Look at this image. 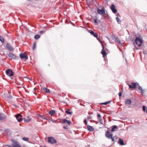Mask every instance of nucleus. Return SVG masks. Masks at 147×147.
<instances>
[{
	"label": "nucleus",
	"mask_w": 147,
	"mask_h": 147,
	"mask_svg": "<svg viewBox=\"0 0 147 147\" xmlns=\"http://www.w3.org/2000/svg\"><path fill=\"white\" fill-rule=\"evenodd\" d=\"M6 47V49L8 50L11 52L13 51V47L8 44H7Z\"/></svg>",
	"instance_id": "1a4fd4ad"
},
{
	"label": "nucleus",
	"mask_w": 147,
	"mask_h": 147,
	"mask_svg": "<svg viewBox=\"0 0 147 147\" xmlns=\"http://www.w3.org/2000/svg\"><path fill=\"white\" fill-rule=\"evenodd\" d=\"M55 113V111L54 110H52L49 112V114L51 116L53 115Z\"/></svg>",
	"instance_id": "412c9836"
},
{
	"label": "nucleus",
	"mask_w": 147,
	"mask_h": 147,
	"mask_svg": "<svg viewBox=\"0 0 147 147\" xmlns=\"http://www.w3.org/2000/svg\"><path fill=\"white\" fill-rule=\"evenodd\" d=\"M42 89L46 93H49V90L48 89L45 87H42Z\"/></svg>",
	"instance_id": "4be33fe9"
},
{
	"label": "nucleus",
	"mask_w": 147,
	"mask_h": 147,
	"mask_svg": "<svg viewBox=\"0 0 147 147\" xmlns=\"http://www.w3.org/2000/svg\"><path fill=\"white\" fill-rule=\"evenodd\" d=\"M143 42V40L139 37H137L135 39V42L133 43L134 45H138L139 47H140L142 45V44Z\"/></svg>",
	"instance_id": "f257e3e1"
},
{
	"label": "nucleus",
	"mask_w": 147,
	"mask_h": 147,
	"mask_svg": "<svg viewBox=\"0 0 147 147\" xmlns=\"http://www.w3.org/2000/svg\"><path fill=\"white\" fill-rule=\"evenodd\" d=\"M118 143L121 145H124V142L123 139L119 138Z\"/></svg>",
	"instance_id": "dca6fc26"
},
{
	"label": "nucleus",
	"mask_w": 147,
	"mask_h": 147,
	"mask_svg": "<svg viewBox=\"0 0 147 147\" xmlns=\"http://www.w3.org/2000/svg\"><path fill=\"white\" fill-rule=\"evenodd\" d=\"M24 121L26 123H28L29 121H30L31 119L29 117H27L26 118H24Z\"/></svg>",
	"instance_id": "a211bd4d"
},
{
	"label": "nucleus",
	"mask_w": 147,
	"mask_h": 147,
	"mask_svg": "<svg viewBox=\"0 0 147 147\" xmlns=\"http://www.w3.org/2000/svg\"><path fill=\"white\" fill-rule=\"evenodd\" d=\"M36 43L35 42H34L33 44V46L32 47V49L33 50H34L36 47Z\"/></svg>",
	"instance_id": "2f4dec72"
},
{
	"label": "nucleus",
	"mask_w": 147,
	"mask_h": 147,
	"mask_svg": "<svg viewBox=\"0 0 147 147\" xmlns=\"http://www.w3.org/2000/svg\"><path fill=\"white\" fill-rule=\"evenodd\" d=\"M52 121L53 123H56L57 121V120H51Z\"/></svg>",
	"instance_id": "4c0bfd02"
},
{
	"label": "nucleus",
	"mask_w": 147,
	"mask_h": 147,
	"mask_svg": "<svg viewBox=\"0 0 147 147\" xmlns=\"http://www.w3.org/2000/svg\"><path fill=\"white\" fill-rule=\"evenodd\" d=\"M94 22L96 24H97V21L96 19H95L94 20Z\"/></svg>",
	"instance_id": "79ce46f5"
},
{
	"label": "nucleus",
	"mask_w": 147,
	"mask_h": 147,
	"mask_svg": "<svg viewBox=\"0 0 147 147\" xmlns=\"http://www.w3.org/2000/svg\"><path fill=\"white\" fill-rule=\"evenodd\" d=\"M1 36H0V38H1Z\"/></svg>",
	"instance_id": "864d4df0"
},
{
	"label": "nucleus",
	"mask_w": 147,
	"mask_h": 147,
	"mask_svg": "<svg viewBox=\"0 0 147 147\" xmlns=\"http://www.w3.org/2000/svg\"><path fill=\"white\" fill-rule=\"evenodd\" d=\"M6 117V116L4 114L0 113V120H3Z\"/></svg>",
	"instance_id": "2eb2a0df"
},
{
	"label": "nucleus",
	"mask_w": 147,
	"mask_h": 147,
	"mask_svg": "<svg viewBox=\"0 0 147 147\" xmlns=\"http://www.w3.org/2000/svg\"><path fill=\"white\" fill-rule=\"evenodd\" d=\"M70 110L69 109H68L67 110V111H66L65 112L67 114L70 115L72 113L70 112Z\"/></svg>",
	"instance_id": "bb28decb"
},
{
	"label": "nucleus",
	"mask_w": 147,
	"mask_h": 147,
	"mask_svg": "<svg viewBox=\"0 0 147 147\" xmlns=\"http://www.w3.org/2000/svg\"><path fill=\"white\" fill-rule=\"evenodd\" d=\"M87 129L90 131H92L94 130V129L93 127L88 125L87 126Z\"/></svg>",
	"instance_id": "4468645a"
},
{
	"label": "nucleus",
	"mask_w": 147,
	"mask_h": 147,
	"mask_svg": "<svg viewBox=\"0 0 147 147\" xmlns=\"http://www.w3.org/2000/svg\"><path fill=\"white\" fill-rule=\"evenodd\" d=\"M112 12L114 13H115L117 12V10L115 9V6L114 5H112L111 7Z\"/></svg>",
	"instance_id": "ddd939ff"
},
{
	"label": "nucleus",
	"mask_w": 147,
	"mask_h": 147,
	"mask_svg": "<svg viewBox=\"0 0 147 147\" xmlns=\"http://www.w3.org/2000/svg\"><path fill=\"white\" fill-rule=\"evenodd\" d=\"M109 42L110 43H111V42H110V41H109Z\"/></svg>",
	"instance_id": "3c124183"
},
{
	"label": "nucleus",
	"mask_w": 147,
	"mask_h": 147,
	"mask_svg": "<svg viewBox=\"0 0 147 147\" xmlns=\"http://www.w3.org/2000/svg\"><path fill=\"white\" fill-rule=\"evenodd\" d=\"M119 13H117L116 16H117V17H118V16H119Z\"/></svg>",
	"instance_id": "de8ad7c7"
},
{
	"label": "nucleus",
	"mask_w": 147,
	"mask_h": 147,
	"mask_svg": "<svg viewBox=\"0 0 147 147\" xmlns=\"http://www.w3.org/2000/svg\"><path fill=\"white\" fill-rule=\"evenodd\" d=\"M34 37L35 39H38L40 38V36L38 34H37Z\"/></svg>",
	"instance_id": "c85d7f7f"
},
{
	"label": "nucleus",
	"mask_w": 147,
	"mask_h": 147,
	"mask_svg": "<svg viewBox=\"0 0 147 147\" xmlns=\"http://www.w3.org/2000/svg\"><path fill=\"white\" fill-rule=\"evenodd\" d=\"M135 49L136 50H138L139 49V48H138L136 47L135 46Z\"/></svg>",
	"instance_id": "a18cd8bd"
},
{
	"label": "nucleus",
	"mask_w": 147,
	"mask_h": 147,
	"mask_svg": "<svg viewBox=\"0 0 147 147\" xmlns=\"http://www.w3.org/2000/svg\"><path fill=\"white\" fill-rule=\"evenodd\" d=\"M116 19L117 21V22H119V18L118 17H117L116 18Z\"/></svg>",
	"instance_id": "58836bf2"
},
{
	"label": "nucleus",
	"mask_w": 147,
	"mask_h": 147,
	"mask_svg": "<svg viewBox=\"0 0 147 147\" xmlns=\"http://www.w3.org/2000/svg\"><path fill=\"white\" fill-rule=\"evenodd\" d=\"M93 36L95 37H97L98 36V35L97 34H96V33H94V34H93Z\"/></svg>",
	"instance_id": "f704fd0d"
},
{
	"label": "nucleus",
	"mask_w": 147,
	"mask_h": 147,
	"mask_svg": "<svg viewBox=\"0 0 147 147\" xmlns=\"http://www.w3.org/2000/svg\"><path fill=\"white\" fill-rule=\"evenodd\" d=\"M84 123L85 124V125H86L87 124V122L86 121V119H84Z\"/></svg>",
	"instance_id": "c9c22d12"
},
{
	"label": "nucleus",
	"mask_w": 147,
	"mask_h": 147,
	"mask_svg": "<svg viewBox=\"0 0 147 147\" xmlns=\"http://www.w3.org/2000/svg\"><path fill=\"white\" fill-rule=\"evenodd\" d=\"M8 57L10 58L11 59H16V57L15 55L13 54L12 53H10L8 55Z\"/></svg>",
	"instance_id": "f8f14e48"
},
{
	"label": "nucleus",
	"mask_w": 147,
	"mask_h": 147,
	"mask_svg": "<svg viewBox=\"0 0 147 147\" xmlns=\"http://www.w3.org/2000/svg\"><path fill=\"white\" fill-rule=\"evenodd\" d=\"M110 139H111L112 141L113 142H114V137H112Z\"/></svg>",
	"instance_id": "e433bc0d"
},
{
	"label": "nucleus",
	"mask_w": 147,
	"mask_h": 147,
	"mask_svg": "<svg viewBox=\"0 0 147 147\" xmlns=\"http://www.w3.org/2000/svg\"><path fill=\"white\" fill-rule=\"evenodd\" d=\"M109 42L110 43H111V42H110V41H109Z\"/></svg>",
	"instance_id": "09e8293b"
},
{
	"label": "nucleus",
	"mask_w": 147,
	"mask_h": 147,
	"mask_svg": "<svg viewBox=\"0 0 147 147\" xmlns=\"http://www.w3.org/2000/svg\"><path fill=\"white\" fill-rule=\"evenodd\" d=\"M40 33L41 34H42L44 33V31H40Z\"/></svg>",
	"instance_id": "c03bdc74"
},
{
	"label": "nucleus",
	"mask_w": 147,
	"mask_h": 147,
	"mask_svg": "<svg viewBox=\"0 0 147 147\" xmlns=\"http://www.w3.org/2000/svg\"><path fill=\"white\" fill-rule=\"evenodd\" d=\"M20 57L21 58L24 59L25 58V60H27L28 58V56L26 55L25 53H22L20 55Z\"/></svg>",
	"instance_id": "9b49d317"
},
{
	"label": "nucleus",
	"mask_w": 147,
	"mask_h": 147,
	"mask_svg": "<svg viewBox=\"0 0 147 147\" xmlns=\"http://www.w3.org/2000/svg\"><path fill=\"white\" fill-rule=\"evenodd\" d=\"M138 89L140 90L141 91V92L142 93H143V90L142 89V87L141 86H139L138 87Z\"/></svg>",
	"instance_id": "7c9ffc66"
},
{
	"label": "nucleus",
	"mask_w": 147,
	"mask_h": 147,
	"mask_svg": "<svg viewBox=\"0 0 147 147\" xmlns=\"http://www.w3.org/2000/svg\"><path fill=\"white\" fill-rule=\"evenodd\" d=\"M105 136L107 138L110 139L113 136V135L111 134H110L109 130H107L106 132Z\"/></svg>",
	"instance_id": "6e6552de"
},
{
	"label": "nucleus",
	"mask_w": 147,
	"mask_h": 147,
	"mask_svg": "<svg viewBox=\"0 0 147 147\" xmlns=\"http://www.w3.org/2000/svg\"><path fill=\"white\" fill-rule=\"evenodd\" d=\"M109 42L110 43H111V42H110V41H109Z\"/></svg>",
	"instance_id": "603ef678"
},
{
	"label": "nucleus",
	"mask_w": 147,
	"mask_h": 147,
	"mask_svg": "<svg viewBox=\"0 0 147 147\" xmlns=\"http://www.w3.org/2000/svg\"><path fill=\"white\" fill-rule=\"evenodd\" d=\"M16 119L19 122H21L22 120V116L20 114H17L15 116Z\"/></svg>",
	"instance_id": "423d86ee"
},
{
	"label": "nucleus",
	"mask_w": 147,
	"mask_h": 147,
	"mask_svg": "<svg viewBox=\"0 0 147 147\" xmlns=\"http://www.w3.org/2000/svg\"><path fill=\"white\" fill-rule=\"evenodd\" d=\"M87 118H88V119H91L92 118L90 116H89Z\"/></svg>",
	"instance_id": "a19ab883"
},
{
	"label": "nucleus",
	"mask_w": 147,
	"mask_h": 147,
	"mask_svg": "<svg viewBox=\"0 0 147 147\" xmlns=\"http://www.w3.org/2000/svg\"><path fill=\"white\" fill-rule=\"evenodd\" d=\"M142 109L144 112L146 111V112L147 113V107L146 108V107L144 105L142 107Z\"/></svg>",
	"instance_id": "393cba45"
},
{
	"label": "nucleus",
	"mask_w": 147,
	"mask_h": 147,
	"mask_svg": "<svg viewBox=\"0 0 147 147\" xmlns=\"http://www.w3.org/2000/svg\"><path fill=\"white\" fill-rule=\"evenodd\" d=\"M6 73L7 75L9 76H12L14 74L12 71L10 69H7L6 71Z\"/></svg>",
	"instance_id": "20e7f679"
},
{
	"label": "nucleus",
	"mask_w": 147,
	"mask_h": 147,
	"mask_svg": "<svg viewBox=\"0 0 147 147\" xmlns=\"http://www.w3.org/2000/svg\"><path fill=\"white\" fill-rule=\"evenodd\" d=\"M48 142L50 144L56 143L57 142V140L53 137H49L48 138Z\"/></svg>",
	"instance_id": "f03ea898"
},
{
	"label": "nucleus",
	"mask_w": 147,
	"mask_h": 147,
	"mask_svg": "<svg viewBox=\"0 0 147 147\" xmlns=\"http://www.w3.org/2000/svg\"><path fill=\"white\" fill-rule=\"evenodd\" d=\"M117 128V127L116 125L113 126V127L111 129V131L114 132L115 131V129H116Z\"/></svg>",
	"instance_id": "5701e85b"
},
{
	"label": "nucleus",
	"mask_w": 147,
	"mask_h": 147,
	"mask_svg": "<svg viewBox=\"0 0 147 147\" xmlns=\"http://www.w3.org/2000/svg\"><path fill=\"white\" fill-rule=\"evenodd\" d=\"M102 49H104V46L103 45V44H102Z\"/></svg>",
	"instance_id": "49530a36"
},
{
	"label": "nucleus",
	"mask_w": 147,
	"mask_h": 147,
	"mask_svg": "<svg viewBox=\"0 0 147 147\" xmlns=\"http://www.w3.org/2000/svg\"><path fill=\"white\" fill-rule=\"evenodd\" d=\"M89 32H90V33L92 35H93V34H94V32L92 30H89Z\"/></svg>",
	"instance_id": "72a5a7b5"
},
{
	"label": "nucleus",
	"mask_w": 147,
	"mask_h": 147,
	"mask_svg": "<svg viewBox=\"0 0 147 147\" xmlns=\"http://www.w3.org/2000/svg\"><path fill=\"white\" fill-rule=\"evenodd\" d=\"M97 12L99 14L104 15L105 14V8L103 7L101 9H98Z\"/></svg>",
	"instance_id": "39448f33"
},
{
	"label": "nucleus",
	"mask_w": 147,
	"mask_h": 147,
	"mask_svg": "<svg viewBox=\"0 0 147 147\" xmlns=\"http://www.w3.org/2000/svg\"><path fill=\"white\" fill-rule=\"evenodd\" d=\"M29 139L28 138H27V137H23L22 138V140H24V141H28V140H29Z\"/></svg>",
	"instance_id": "a878e982"
},
{
	"label": "nucleus",
	"mask_w": 147,
	"mask_h": 147,
	"mask_svg": "<svg viewBox=\"0 0 147 147\" xmlns=\"http://www.w3.org/2000/svg\"><path fill=\"white\" fill-rule=\"evenodd\" d=\"M110 101H107L105 102L102 103L101 104L104 105H107L110 102Z\"/></svg>",
	"instance_id": "473e14b6"
},
{
	"label": "nucleus",
	"mask_w": 147,
	"mask_h": 147,
	"mask_svg": "<svg viewBox=\"0 0 147 147\" xmlns=\"http://www.w3.org/2000/svg\"><path fill=\"white\" fill-rule=\"evenodd\" d=\"M63 123H66V124L69 125L70 124L71 122L65 119H64L63 121Z\"/></svg>",
	"instance_id": "f3484780"
},
{
	"label": "nucleus",
	"mask_w": 147,
	"mask_h": 147,
	"mask_svg": "<svg viewBox=\"0 0 147 147\" xmlns=\"http://www.w3.org/2000/svg\"><path fill=\"white\" fill-rule=\"evenodd\" d=\"M97 116L98 119L99 120V121H102V117H101L100 114H98Z\"/></svg>",
	"instance_id": "b1692460"
},
{
	"label": "nucleus",
	"mask_w": 147,
	"mask_h": 147,
	"mask_svg": "<svg viewBox=\"0 0 147 147\" xmlns=\"http://www.w3.org/2000/svg\"><path fill=\"white\" fill-rule=\"evenodd\" d=\"M101 53L103 57H105L107 54L106 52L103 49H102V50Z\"/></svg>",
	"instance_id": "6ab92c4d"
},
{
	"label": "nucleus",
	"mask_w": 147,
	"mask_h": 147,
	"mask_svg": "<svg viewBox=\"0 0 147 147\" xmlns=\"http://www.w3.org/2000/svg\"><path fill=\"white\" fill-rule=\"evenodd\" d=\"M131 100L129 99H127L125 101V103L126 104L130 105L131 104Z\"/></svg>",
	"instance_id": "aec40b11"
},
{
	"label": "nucleus",
	"mask_w": 147,
	"mask_h": 147,
	"mask_svg": "<svg viewBox=\"0 0 147 147\" xmlns=\"http://www.w3.org/2000/svg\"><path fill=\"white\" fill-rule=\"evenodd\" d=\"M63 128H64V129H68V128H67V126H64V127H63Z\"/></svg>",
	"instance_id": "37998d69"
},
{
	"label": "nucleus",
	"mask_w": 147,
	"mask_h": 147,
	"mask_svg": "<svg viewBox=\"0 0 147 147\" xmlns=\"http://www.w3.org/2000/svg\"><path fill=\"white\" fill-rule=\"evenodd\" d=\"M131 85H129V88L130 89H134L136 87V83L134 82H132L131 83Z\"/></svg>",
	"instance_id": "9d476101"
},
{
	"label": "nucleus",
	"mask_w": 147,
	"mask_h": 147,
	"mask_svg": "<svg viewBox=\"0 0 147 147\" xmlns=\"http://www.w3.org/2000/svg\"><path fill=\"white\" fill-rule=\"evenodd\" d=\"M0 41L3 43L4 42V40L3 38V37L1 36L0 38Z\"/></svg>",
	"instance_id": "cd10ccee"
},
{
	"label": "nucleus",
	"mask_w": 147,
	"mask_h": 147,
	"mask_svg": "<svg viewBox=\"0 0 147 147\" xmlns=\"http://www.w3.org/2000/svg\"><path fill=\"white\" fill-rule=\"evenodd\" d=\"M109 42L110 43H111V42H110V41H109Z\"/></svg>",
	"instance_id": "8fccbe9b"
},
{
	"label": "nucleus",
	"mask_w": 147,
	"mask_h": 147,
	"mask_svg": "<svg viewBox=\"0 0 147 147\" xmlns=\"http://www.w3.org/2000/svg\"><path fill=\"white\" fill-rule=\"evenodd\" d=\"M38 117H41L44 119H46V118L45 117V116L44 115H38Z\"/></svg>",
	"instance_id": "c756f323"
},
{
	"label": "nucleus",
	"mask_w": 147,
	"mask_h": 147,
	"mask_svg": "<svg viewBox=\"0 0 147 147\" xmlns=\"http://www.w3.org/2000/svg\"><path fill=\"white\" fill-rule=\"evenodd\" d=\"M119 95V96H121L122 95L121 94V92H119L118 94Z\"/></svg>",
	"instance_id": "ea45409f"
},
{
	"label": "nucleus",
	"mask_w": 147,
	"mask_h": 147,
	"mask_svg": "<svg viewBox=\"0 0 147 147\" xmlns=\"http://www.w3.org/2000/svg\"><path fill=\"white\" fill-rule=\"evenodd\" d=\"M112 37L113 40L117 42L119 44L121 43L120 40L118 39V37L115 35H112Z\"/></svg>",
	"instance_id": "0eeeda50"
},
{
	"label": "nucleus",
	"mask_w": 147,
	"mask_h": 147,
	"mask_svg": "<svg viewBox=\"0 0 147 147\" xmlns=\"http://www.w3.org/2000/svg\"><path fill=\"white\" fill-rule=\"evenodd\" d=\"M12 143V147H21L20 145L16 141L13 140H11Z\"/></svg>",
	"instance_id": "7ed1b4c3"
}]
</instances>
